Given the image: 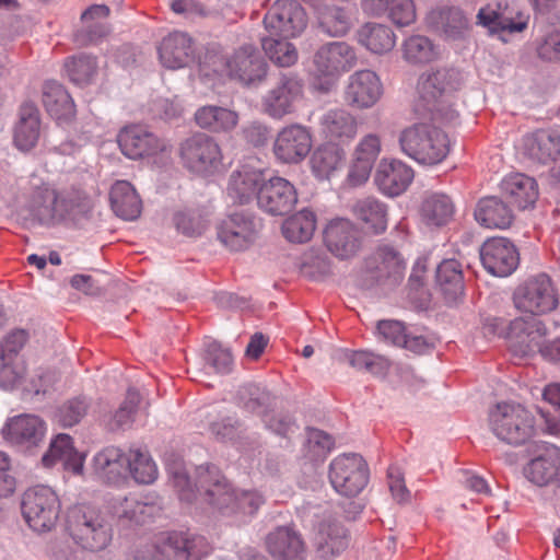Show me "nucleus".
Masks as SVG:
<instances>
[{"label": "nucleus", "mask_w": 560, "mask_h": 560, "mask_svg": "<svg viewBox=\"0 0 560 560\" xmlns=\"http://www.w3.org/2000/svg\"><path fill=\"white\" fill-rule=\"evenodd\" d=\"M168 474L180 500L191 502L198 493L213 511L225 517L252 516L265 503L264 495L257 490L234 488L214 465L196 467L194 481L180 465L170 466Z\"/></svg>", "instance_id": "obj_1"}, {"label": "nucleus", "mask_w": 560, "mask_h": 560, "mask_svg": "<svg viewBox=\"0 0 560 560\" xmlns=\"http://www.w3.org/2000/svg\"><path fill=\"white\" fill-rule=\"evenodd\" d=\"M459 74L453 69H430L423 72L417 83L413 112L422 119L448 124L458 117L453 103V92L458 89Z\"/></svg>", "instance_id": "obj_2"}, {"label": "nucleus", "mask_w": 560, "mask_h": 560, "mask_svg": "<svg viewBox=\"0 0 560 560\" xmlns=\"http://www.w3.org/2000/svg\"><path fill=\"white\" fill-rule=\"evenodd\" d=\"M398 142L410 159L424 165L441 163L450 152L446 133L429 122H417L401 130Z\"/></svg>", "instance_id": "obj_3"}, {"label": "nucleus", "mask_w": 560, "mask_h": 560, "mask_svg": "<svg viewBox=\"0 0 560 560\" xmlns=\"http://www.w3.org/2000/svg\"><path fill=\"white\" fill-rule=\"evenodd\" d=\"M488 424L493 435L511 446L526 444L535 435V418L524 406L499 402L489 411Z\"/></svg>", "instance_id": "obj_4"}, {"label": "nucleus", "mask_w": 560, "mask_h": 560, "mask_svg": "<svg viewBox=\"0 0 560 560\" xmlns=\"http://www.w3.org/2000/svg\"><path fill=\"white\" fill-rule=\"evenodd\" d=\"M67 530L83 549L100 551L112 540V526L97 509L80 504L67 513Z\"/></svg>", "instance_id": "obj_5"}, {"label": "nucleus", "mask_w": 560, "mask_h": 560, "mask_svg": "<svg viewBox=\"0 0 560 560\" xmlns=\"http://www.w3.org/2000/svg\"><path fill=\"white\" fill-rule=\"evenodd\" d=\"M22 515L28 526L37 533L52 529L58 521L60 501L48 486L28 488L21 501Z\"/></svg>", "instance_id": "obj_6"}, {"label": "nucleus", "mask_w": 560, "mask_h": 560, "mask_svg": "<svg viewBox=\"0 0 560 560\" xmlns=\"http://www.w3.org/2000/svg\"><path fill=\"white\" fill-rule=\"evenodd\" d=\"M405 259L392 246H380L364 260L361 285L371 289L375 285H395L405 273Z\"/></svg>", "instance_id": "obj_7"}, {"label": "nucleus", "mask_w": 560, "mask_h": 560, "mask_svg": "<svg viewBox=\"0 0 560 560\" xmlns=\"http://www.w3.org/2000/svg\"><path fill=\"white\" fill-rule=\"evenodd\" d=\"M355 65V52L347 43L334 42L323 45L314 55L313 66L314 74L318 79L325 78L326 82L317 84L316 88L323 92H328L336 78L341 72L349 71Z\"/></svg>", "instance_id": "obj_8"}, {"label": "nucleus", "mask_w": 560, "mask_h": 560, "mask_svg": "<svg viewBox=\"0 0 560 560\" xmlns=\"http://www.w3.org/2000/svg\"><path fill=\"white\" fill-rule=\"evenodd\" d=\"M180 158L192 173L209 175L222 164V152L218 142L206 133H195L180 144Z\"/></svg>", "instance_id": "obj_9"}, {"label": "nucleus", "mask_w": 560, "mask_h": 560, "mask_svg": "<svg viewBox=\"0 0 560 560\" xmlns=\"http://www.w3.org/2000/svg\"><path fill=\"white\" fill-rule=\"evenodd\" d=\"M329 481L339 494L355 497L368 485V465L358 454L340 455L329 465Z\"/></svg>", "instance_id": "obj_10"}, {"label": "nucleus", "mask_w": 560, "mask_h": 560, "mask_svg": "<svg viewBox=\"0 0 560 560\" xmlns=\"http://www.w3.org/2000/svg\"><path fill=\"white\" fill-rule=\"evenodd\" d=\"M513 301L518 311L533 315L549 313L559 303L551 279L545 273L532 277L518 285Z\"/></svg>", "instance_id": "obj_11"}, {"label": "nucleus", "mask_w": 560, "mask_h": 560, "mask_svg": "<svg viewBox=\"0 0 560 560\" xmlns=\"http://www.w3.org/2000/svg\"><path fill=\"white\" fill-rule=\"evenodd\" d=\"M548 329L538 317H518L510 322L506 334L509 349L515 358H529L541 353Z\"/></svg>", "instance_id": "obj_12"}, {"label": "nucleus", "mask_w": 560, "mask_h": 560, "mask_svg": "<svg viewBox=\"0 0 560 560\" xmlns=\"http://www.w3.org/2000/svg\"><path fill=\"white\" fill-rule=\"evenodd\" d=\"M264 24L270 35L296 37L306 28L307 15L296 0H277L266 13Z\"/></svg>", "instance_id": "obj_13"}, {"label": "nucleus", "mask_w": 560, "mask_h": 560, "mask_svg": "<svg viewBox=\"0 0 560 560\" xmlns=\"http://www.w3.org/2000/svg\"><path fill=\"white\" fill-rule=\"evenodd\" d=\"M261 228L255 215L241 211L229 214L218 225L219 241L232 252L249 248L257 240Z\"/></svg>", "instance_id": "obj_14"}, {"label": "nucleus", "mask_w": 560, "mask_h": 560, "mask_svg": "<svg viewBox=\"0 0 560 560\" xmlns=\"http://www.w3.org/2000/svg\"><path fill=\"white\" fill-rule=\"evenodd\" d=\"M303 96V82L293 74H283L261 98L262 112L273 119H282L295 110Z\"/></svg>", "instance_id": "obj_15"}, {"label": "nucleus", "mask_w": 560, "mask_h": 560, "mask_svg": "<svg viewBox=\"0 0 560 560\" xmlns=\"http://www.w3.org/2000/svg\"><path fill=\"white\" fill-rule=\"evenodd\" d=\"M528 16L505 0L489 2L477 14V24L491 34L520 33L527 27Z\"/></svg>", "instance_id": "obj_16"}, {"label": "nucleus", "mask_w": 560, "mask_h": 560, "mask_svg": "<svg viewBox=\"0 0 560 560\" xmlns=\"http://www.w3.org/2000/svg\"><path fill=\"white\" fill-rule=\"evenodd\" d=\"M296 202L295 187L283 177L264 179L257 192L259 209L270 215H285L294 209Z\"/></svg>", "instance_id": "obj_17"}, {"label": "nucleus", "mask_w": 560, "mask_h": 560, "mask_svg": "<svg viewBox=\"0 0 560 560\" xmlns=\"http://www.w3.org/2000/svg\"><path fill=\"white\" fill-rule=\"evenodd\" d=\"M363 236L357 225L348 219L331 220L325 229L327 249L339 259H350L362 248Z\"/></svg>", "instance_id": "obj_18"}, {"label": "nucleus", "mask_w": 560, "mask_h": 560, "mask_svg": "<svg viewBox=\"0 0 560 560\" xmlns=\"http://www.w3.org/2000/svg\"><path fill=\"white\" fill-rule=\"evenodd\" d=\"M229 75L242 84L260 82L267 74V63L259 50L252 44L237 48L226 60Z\"/></svg>", "instance_id": "obj_19"}, {"label": "nucleus", "mask_w": 560, "mask_h": 560, "mask_svg": "<svg viewBox=\"0 0 560 560\" xmlns=\"http://www.w3.org/2000/svg\"><path fill=\"white\" fill-rule=\"evenodd\" d=\"M480 260L485 269L495 277L510 276L518 265V253L504 237L487 240L480 247Z\"/></svg>", "instance_id": "obj_20"}, {"label": "nucleus", "mask_w": 560, "mask_h": 560, "mask_svg": "<svg viewBox=\"0 0 560 560\" xmlns=\"http://www.w3.org/2000/svg\"><path fill=\"white\" fill-rule=\"evenodd\" d=\"M383 94V85L374 71L359 70L348 78L345 88L346 103L357 109L373 107Z\"/></svg>", "instance_id": "obj_21"}, {"label": "nucleus", "mask_w": 560, "mask_h": 560, "mask_svg": "<svg viewBox=\"0 0 560 560\" xmlns=\"http://www.w3.org/2000/svg\"><path fill=\"white\" fill-rule=\"evenodd\" d=\"M312 136L308 129L300 124L283 127L273 143V153L283 163H299L311 151Z\"/></svg>", "instance_id": "obj_22"}, {"label": "nucleus", "mask_w": 560, "mask_h": 560, "mask_svg": "<svg viewBox=\"0 0 560 560\" xmlns=\"http://www.w3.org/2000/svg\"><path fill=\"white\" fill-rule=\"evenodd\" d=\"M313 545L319 559L332 560L348 548V530L336 520H323L315 527Z\"/></svg>", "instance_id": "obj_23"}, {"label": "nucleus", "mask_w": 560, "mask_h": 560, "mask_svg": "<svg viewBox=\"0 0 560 560\" xmlns=\"http://www.w3.org/2000/svg\"><path fill=\"white\" fill-rule=\"evenodd\" d=\"M122 154L131 160L154 155L165 149V143L143 126L125 127L118 135Z\"/></svg>", "instance_id": "obj_24"}, {"label": "nucleus", "mask_w": 560, "mask_h": 560, "mask_svg": "<svg viewBox=\"0 0 560 560\" xmlns=\"http://www.w3.org/2000/svg\"><path fill=\"white\" fill-rule=\"evenodd\" d=\"M46 432L45 422L35 415H19L10 418L2 429L5 441L26 448L37 446Z\"/></svg>", "instance_id": "obj_25"}, {"label": "nucleus", "mask_w": 560, "mask_h": 560, "mask_svg": "<svg viewBox=\"0 0 560 560\" xmlns=\"http://www.w3.org/2000/svg\"><path fill=\"white\" fill-rule=\"evenodd\" d=\"M159 58L163 67L176 70L195 61V44L184 32H173L165 36L159 48Z\"/></svg>", "instance_id": "obj_26"}, {"label": "nucleus", "mask_w": 560, "mask_h": 560, "mask_svg": "<svg viewBox=\"0 0 560 560\" xmlns=\"http://www.w3.org/2000/svg\"><path fill=\"white\" fill-rule=\"evenodd\" d=\"M412 179V168L398 160H382L374 175L377 188L388 197L401 195L409 187Z\"/></svg>", "instance_id": "obj_27"}, {"label": "nucleus", "mask_w": 560, "mask_h": 560, "mask_svg": "<svg viewBox=\"0 0 560 560\" xmlns=\"http://www.w3.org/2000/svg\"><path fill=\"white\" fill-rule=\"evenodd\" d=\"M168 560H200L210 551L207 539L198 535L174 533L159 547Z\"/></svg>", "instance_id": "obj_28"}, {"label": "nucleus", "mask_w": 560, "mask_h": 560, "mask_svg": "<svg viewBox=\"0 0 560 560\" xmlns=\"http://www.w3.org/2000/svg\"><path fill=\"white\" fill-rule=\"evenodd\" d=\"M319 125L325 137L334 143L350 142L355 138L359 128L355 115L346 108L326 110L319 119Z\"/></svg>", "instance_id": "obj_29"}, {"label": "nucleus", "mask_w": 560, "mask_h": 560, "mask_svg": "<svg viewBox=\"0 0 560 560\" xmlns=\"http://www.w3.org/2000/svg\"><path fill=\"white\" fill-rule=\"evenodd\" d=\"M266 546L276 560H305L301 535L289 526H280L268 534Z\"/></svg>", "instance_id": "obj_30"}, {"label": "nucleus", "mask_w": 560, "mask_h": 560, "mask_svg": "<svg viewBox=\"0 0 560 560\" xmlns=\"http://www.w3.org/2000/svg\"><path fill=\"white\" fill-rule=\"evenodd\" d=\"M427 25L446 39H460L469 28V21L458 8H438L425 18Z\"/></svg>", "instance_id": "obj_31"}, {"label": "nucleus", "mask_w": 560, "mask_h": 560, "mask_svg": "<svg viewBox=\"0 0 560 560\" xmlns=\"http://www.w3.org/2000/svg\"><path fill=\"white\" fill-rule=\"evenodd\" d=\"M84 457V454L73 447L71 436L60 433L50 442L42 463L45 467H52L57 463H61L66 470L74 475H82Z\"/></svg>", "instance_id": "obj_32"}, {"label": "nucleus", "mask_w": 560, "mask_h": 560, "mask_svg": "<svg viewBox=\"0 0 560 560\" xmlns=\"http://www.w3.org/2000/svg\"><path fill=\"white\" fill-rule=\"evenodd\" d=\"M560 463V448L551 445L528 462L524 469L525 478L538 487L550 483L557 485L558 465Z\"/></svg>", "instance_id": "obj_33"}, {"label": "nucleus", "mask_w": 560, "mask_h": 560, "mask_svg": "<svg viewBox=\"0 0 560 560\" xmlns=\"http://www.w3.org/2000/svg\"><path fill=\"white\" fill-rule=\"evenodd\" d=\"M59 191L44 184L32 191L27 208L31 214L42 224H55L60 222Z\"/></svg>", "instance_id": "obj_34"}, {"label": "nucleus", "mask_w": 560, "mask_h": 560, "mask_svg": "<svg viewBox=\"0 0 560 560\" xmlns=\"http://www.w3.org/2000/svg\"><path fill=\"white\" fill-rule=\"evenodd\" d=\"M40 137L39 110L33 103L20 107L19 121L14 127L13 142L21 151L32 150Z\"/></svg>", "instance_id": "obj_35"}, {"label": "nucleus", "mask_w": 560, "mask_h": 560, "mask_svg": "<svg viewBox=\"0 0 560 560\" xmlns=\"http://www.w3.org/2000/svg\"><path fill=\"white\" fill-rule=\"evenodd\" d=\"M110 207L124 220H136L142 210V201L131 183L117 180L109 191Z\"/></svg>", "instance_id": "obj_36"}, {"label": "nucleus", "mask_w": 560, "mask_h": 560, "mask_svg": "<svg viewBox=\"0 0 560 560\" xmlns=\"http://www.w3.org/2000/svg\"><path fill=\"white\" fill-rule=\"evenodd\" d=\"M474 214L477 222L488 229H506L514 219L513 212L506 202L495 196L480 199Z\"/></svg>", "instance_id": "obj_37"}, {"label": "nucleus", "mask_w": 560, "mask_h": 560, "mask_svg": "<svg viewBox=\"0 0 560 560\" xmlns=\"http://www.w3.org/2000/svg\"><path fill=\"white\" fill-rule=\"evenodd\" d=\"M43 104L48 114L57 120L68 121L75 115L72 97L62 84L47 81L43 85Z\"/></svg>", "instance_id": "obj_38"}, {"label": "nucleus", "mask_w": 560, "mask_h": 560, "mask_svg": "<svg viewBox=\"0 0 560 560\" xmlns=\"http://www.w3.org/2000/svg\"><path fill=\"white\" fill-rule=\"evenodd\" d=\"M94 469L107 482H118L128 475V453L114 446L105 447L95 455Z\"/></svg>", "instance_id": "obj_39"}, {"label": "nucleus", "mask_w": 560, "mask_h": 560, "mask_svg": "<svg viewBox=\"0 0 560 560\" xmlns=\"http://www.w3.org/2000/svg\"><path fill=\"white\" fill-rule=\"evenodd\" d=\"M524 151L529 159L547 164L560 154V138L550 130H537L524 139Z\"/></svg>", "instance_id": "obj_40"}, {"label": "nucleus", "mask_w": 560, "mask_h": 560, "mask_svg": "<svg viewBox=\"0 0 560 560\" xmlns=\"http://www.w3.org/2000/svg\"><path fill=\"white\" fill-rule=\"evenodd\" d=\"M196 124L212 132H230L240 121L237 112L215 105H206L195 113Z\"/></svg>", "instance_id": "obj_41"}, {"label": "nucleus", "mask_w": 560, "mask_h": 560, "mask_svg": "<svg viewBox=\"0 0 560 560\" xmlns=\"http://www.w3.org/2000/svg\"><path fill=\"white\" fill-rule=\"evenodd\" d=\"M501 188L509 202L520 209L532 207L538 198L536 180L524 174H514L504 178Z\"/></svg>", "instance_id": "obj_42"}, {"label": "nucleus", "mask_w": 560, "mask_h": 560, "mask_svg": "<svg viewBox=\"0 0 560 560\" xmlns=\"http://www.w3.org/2000/svg\"><path fill=\"white\" fill-rule=\"evenodd\" d=\"M264 179L262 173L259 171L250 168L234 171L229 179L228 195L234 202L247 203L254 196L257 197Z\"/></svg>", "instance_id": "obj_43"}, {"label": "nucleus", "mask_w": 560, "mask_h": 560, "mask_svg": "<svg viewBox=\"0 0 560 560\" xmlns=\"http://www.w3.org/2000/svg\"><path fill=\"white\" fill-rule=\"evenodd\" d=\"M435 282L448 303L464 293L462 265L456 259H444L436 268Z\"/></svg>", "instance_id": "obj_44"}, {"label": "nucleus", "mask_w": 560, "mask_h": 560, "mask_svg": "<svg viewBox=\"0 0 560 560\" xmlns=\"http://www.w3.org/2000/svg\"><path fill=\"white\" fill-rule=\"evenodd\" d=\"M357 39L368 50L378 55L390 51L396 44V35L389 26L371 22L359 28Z\"/></svg>", "instance_id": "obj_45"}, {"label": "nucleus", "mask_w": 560, "mask_h": 560, "mask_svg": "<svg viewBox=\"0 0 560 560\" xmlns=\"http://www.w3.org/2000/svg\"><path fill=\"white\" fill-rule=\"evenodd\" d=\"M345 156V150L337 143L327 142L322 144L312 154V171L317 178L328 179L342 166Z\"/></svg>", "instance_id": "obj_46"}, {"label": "nucleus", "mask_w": 560, "mask_h": 560, "mask_svg": "<svg viewBox=\"0 0 560 560\" xmlns=\"http://www.w3.org/2000/svg\"><path fill=\"white\" fill-rule=\"evenodd\" d=\"M353 214L374 234L383 233L387 228V207L374 197H365L355 201Z\"/></svg>", "instance_id": "obj_47"}, {"label": "nucleus", "mask_w": 560, "mask_h": 560, "mask_svg": "<svg viewBox=\"0 0 560 560\" xmlns=\"http://www.w3.org/2000/svg\"><path fill=\"white\" fill-rule=\"evenodd\" d=\"M60 222L71 220L78 222L86 219L92 210V201L85 192L79 189L59 191Z\"/></svg>", "instance_id": "obj_48"}, {"label": "nucleus", "mask_w": 560, "mask_h": 560, "mask_svg": "<svg viewBox=\"0 0 560 560\" xmlns=\"http://www.w3.org/2000/svg\"><path fill=\"white\" fill-rule=\"evenodd\" d=\"M112 511L118 520L140 525L153 517L155 506L142 502L136 497H126L117 499L112 504Z\"/></svg>", "instance_id": "obj_49"}, {"label": "nucleus", "mask_w": 560, "mask_h": 560, "mask_svg": "<svg viewBox=\"0 0 560 560\" xmlns=\"http://www.w3.org/2000/svg\"><path fill=\"white\" fill-rule=\"evenodd\" d=\"M318 26L327 35L339 37L351 28V13L346 8L325 5L318 10Z\"/></svg>", "instance_id": "obj_50"}, {"label": "nucleus", "mask_w": 560, "mask_h": 560, "mask_svg": "<svg viewBox=\"0 0 560 560\" xmlns=\"http://www.w3.org/2000/svg\"><path fill=\"white\" fill-rule=\"evenodd\" d=\"M454 212L453 203L444 194L428 196L420 209L421 218L428 225L441 226L448 222Z\"/></svg>", "instance_id": "obj_51"}, {"label": "nucleus", "mask_w": 560, "mask_h": 560, "mask_svg": "<svg viewBox=\"0 0 560 560\" xmlns=\"http://www.w3.org/2000/svg\"><path fill=\"white\" fill-rule=\"evenodd\" d=\"M404 59L411 65L429 63L438 58L439 51L433 42L424 35H411L401 46Z\"/></svg>", "instance_id": "obj_52"}, {"label": "nucleus", "mask_w": 560, "mask_h": 560, "mask_svg": "<svg viewBox=\"0 0 560 560\" xmlns=\"http://www.w3.org/2000/svg\"><path fill=\"white\" fill-rule=\"evenodd\" d=\"M315 228V214L304 209L283 222L282 234L292 243H306L312 238Z\"/></svg>", "instance_id": "obj_53"}, {"label": "nucleus", "mask_w": 560, "mask_h": 560, "mask_svg": "<svg viewBox=\"0 0 560 560\" xmlns=\"http://www.w3.org/2000/svg\"><path fill=\"white\" fill-rule=\"evenodd\" d=\"M63 66L69 79L78 85L90 84L98 69L96 57L85 52L68 57Z\"/></svg>", "instance_id": "obj_54"}, {"label": "nucleus", "mask_w": 560, "mask_h": 560, "mask_svg": "<svg viewBox=\"0 0 560 560\" xmlns=\"http://www.w3.org/2000/svg\"><path fill=\"white\" fill-rule=\"evenodd\" d=\"M341 360L347 361L358 371H365L374 375H385L390 366L389 360L385 357L363 350H346L342 352Z\"/></svg>", "instance_id": "obj_55"}, {"label": "nucleus", "mask_w": 560, "mask_h": 560, "mask_svg": "<svg viewBox=\"0 0 560 560\" xmlns=\"http://www.w3.org/2000/svg\"><path fill=\"white\" fill-rule=\"evenodd\" d=\"M272 401V394L266 387L258 384H245L237 392L238 406L249 412L261 410L264 415Z\"/></svg>", "instance_id": "obj_56"}, {"label": "nucleus", "mask_w": 560, "mask_h": 560, "mask_svg": "<svg viewBox=\"0 0 560 560\" xmlns=\"http://www.w3.org/2000/svg\"><path fill=\"white\" fill-rule=\"evenodd\" d=\"M128 475L143 485L152 483L158 477V468L148 452L131 448L128 452Z\"/></svg>", "instance_id": "obj_57"}, {"label": "nucleus", "mask_w": 560, "mask_h": 560, "mask_svg": "<svg viewBox=\"0 0 560 560\" xmlns=\"http://www.w3.org/2000/svg\"><path fill=\"white\" fill-rule=\"evenodd\" d=\"M288 38H277L275 35L264 37L261 46L269 59L279 67H291L298 60V51Z\"/></svg>", "instance_id": "obj_58"}, {"label": "nucleus", "mask_w": 560, "mask_h": 560, "mask_svg": "<svg viewBox=\"0 0 560 560\" xmlns=\"http://www.w3.org/2000/svg\"><path fill=\"white\" fill-rule=\"evenodd\" d=\"M176 231L187 237L200 236L207 229V220L199 209L183 208L172 218Z\"/></svg>", "instance_id": "obj_59"}, {"label": "nucleus", "mask_w": 560, "mask_h": 560, "mask_svg": "<svg viewBox=\"0 0 560 560\" xmlns=\"http://www.w3.org/2000/svg\"><path fill=\"white\" fill-rule=\"evenodd\" d=\"M334 446L332 438L318 429H308L305 456L314 463H320Z\"/></svg>", "instance_id": "obj_60"}, {"label": "nucleus", "mask_w": 560, "mask_h": 560, "mask_svg": "<svg viewBox=\"0 0 560 560\" xmlns=\"http://www.w3.org/2000/svg\"><path fill=\"white\" fill-rule=\"evenodd\" d=\"M140 400V394L136 389L129 388L125 400L116 410L110 422L108 423L109 429L117 430L129 427L135 420V415L137 412Z\"/></svg>", "instance_id": "obj_61"}, {"label": "nucleus", "mask_w": 560, "mask_h": 560, "mask_svg": "<svg viewBox=\"0 0 560 560\" xmlns=\"http://www.w3.org/2000/svg\"><path fill=\"white\" fill-rule=\"evenodd\" d=\"M26 366L22 358L0 355V387L12 389L24 378Z\"/></svg>", "instance_id": "obj_62"}, {"label": "nucleus", "mask_w": 560, "mask_h": 560, "mask_svg": "<svg viewBox=\"0 0 560 560\" xmlns=\"http://www.w3.org/2000/svg\"><path fill=\"white\" fill-rule=\"evenodd\" d=\"M88 409L89 401L85 397H74L58 408L56 418L61 425L72 427L83 419Z\"/></svg>", "instance_id": "obj_63"}, {"label": "nucleus", "mask_w": 560, "mask_h": 560, "mask_svg": "<svg viewBox=\"0 0 560 560\" xmlns=\"http://www.w3.org/2000/svg\"><path fill=\"white\" fill-rule=\"evenodd\" d=\"M209 431L214 440L226 443L235 442L242 438L244 433V427L238 420L232 417H224L220 420L211 422L209 425Z\"/></svg>", "instance_id": "obj_64"}]
</instances>
